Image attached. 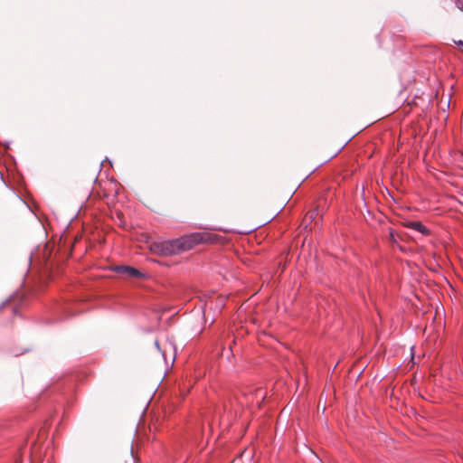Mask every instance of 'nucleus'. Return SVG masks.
<instances>
[{
	"label": "nucleus",
	"mask_w": 463,
	"mask_h": 463,
	"mask_svg": "<svg viewBox=\"0 0 463 463\" xmlns=\"http://www.w3.org/2000/svg\"><path fill=\"white\" fill-rule=\"evenodd\" d=\"M210 240L211 236L209 234L195 232L175 240L154 241L149 245V250L153 254L166 257L180 254L193 249L199 243L207 242Z\"/></svg>",
	"instance_id": "nucleus-1"
},
{
	"label": "nucleus",
	"mask_w": 463,
	"mask_h": 463,
	"mask_svg": "<svg viewBox=\"0 0 463 463\" xmlns=\"http://www.w3.org/2000/svg\"><path fill=\"white\" fill-rule=\"evenodd\" d=\"M115 272L128 278H144L145 275L137 269L131 266H116L112 269Z\"/></svg>",
	"instance_id": "nucleus-2"
},
{
	"label": "nucleus",
	"mask_w": 463,
	"mask_h": 463,
	"mask_svg": "<svg viewBox=\"0 0 463 463\" xmlns=\"http://www.w3.org/2000/svg\"><path fill=\"white\" fill-rule=\"evenodd\" d=\"M405 227L414 230L416 232H419L423 235L430 234L429 229L421 222H419V221L408 222L405 223Z\"/></svg>",
	"instance_id": "nucleus-3"
},
{
	"label": "nucleus",
	"mask_w": 463,
	"mask_h": 463,
	"mask_svg": "<svg viewBox=\"0 0 463 463\" xmlns=\"http://www.w3.org/2000/svg\"><path fill=\"white\" fill-rule=\"evenodd\" d=\"M458 7H459V9L463 10V2L460 3V5Z\"/></svg>",
	"instance_id": "nucleus-4"
}]
</instances>
